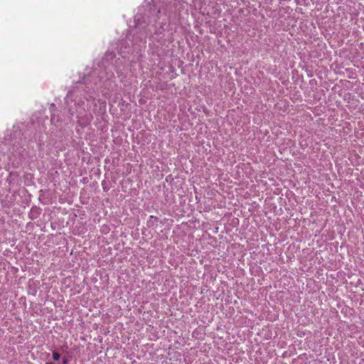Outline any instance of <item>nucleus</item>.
I'll list each match as a JSON object with an SVG mask.
<instances>
[{
  "mask_svg": "<svg viewBox=\"0 0 364 364\" xmlns=\"http://www.w3.org/2000/svg\"><path fill=\"white\" fill-rule=\"evenodd\" d=\"M60 354L57 352H53V358L55 360H58L60 359Z\"/></svg>",
  "mask_w": 364,
  "mask_h": 364,
  "instance_id": "f257e3e1",
  "label": "nucleus"
},
{
  "mask_svg": "<svg viewBox=\"0 0 364 364\" xmlns=\"http://www.w3.org/2000/svg\"><path fill=\"white\" fill-rule=\"evenodd\" d=\"M45 364H53V363H51V362H48V363H45Z\"/></svg>",
  "mask_w": 364,
  "mask_h": 364,
  "instance_id": "7ed1b4c3",
  "label": "nucleus"
},
{
  "mask_svg": "<svg viewBox=\"0 0 364 364\" xmlns=\"http://www.w3.org/2000/svg\"><path fill=\"white\" fill-rule=\"evenodd\" d=\"M67 361L65 360H63V364H66Z\"/></svg>",
  "mask_w": 364,
  "mask_h": 364,
  "instance_id": "f03ea898",
  "label": "nucleus"
}]
</instances>
